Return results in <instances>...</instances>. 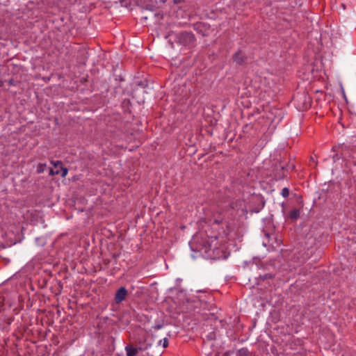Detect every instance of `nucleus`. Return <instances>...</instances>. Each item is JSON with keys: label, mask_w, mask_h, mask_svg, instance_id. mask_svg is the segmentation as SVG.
<instances>
[{"label": "nucleus", "mask_w": 356, "mask_h": 356, "mask_svg": "<svg viewBox=\"0 0 356 356\" xmlns=\"http://www.w3.org/2000/svg\"><path fill=\"white\" fill-rule=\"evenodd\" d=\"M204 253L207 257L210 258H214L216 257L215 252L218 250V238L217 237H210L207 241V244L204 246Z\"/></svg>", "instance_id": "nucleus-1"}, {"label": "nucleus", "mask_w": 356, "mask_h": 356, "mask_svg": "<svg viewBox=\"0 0 356 356\" xmlns=\"http://www.w3.org/2000/svg\"><path fill=\"white\" fill-rule=\"evenodd\" d=\"M178 42L184 46H192L195 42V35L190 32H181L179 34Z\"/></svg>", "instance_id": "nucleus-2"}, {"label": "nucleus", "mask_w": 356, "mask_h": 356, "mask_svg": "<svg viewBox=\"0 0 356 356\" xmlns=\"http://www.w3.org/2000/svg\"><path fill=\"white\" fill-rule=\"evenodd\" d=\"M127 296V290L125 287L122 286L120 287L116 292L115 296V302L117 304L120 303L124 300H125L126 297Z\"/></svg>", "instance_id": "nucleus-3"}, {"label": "nucleus", "mask_w": 356, "mask_h": 356, "mask_svg": "<svg viewBox=\"0 0 356 356\" xmlns=\"http://www.w3.org/2000/svg\"><path fill=\"white\" fill-rule=\"evenodd\" d=\"M225 220V215L222 213H216L213 215V217L210 219V221L213 224H221Z\"/></svg>", "instance_id": "nucleus-4"}, {"label": "nucleus", "mask_w": 356, "mask_h": 356, "mask_svg": "<svg viewBox=\"0 0 356 356\" xmlns=\"http://www.w3.org/2000/svg\"><path fill=\"white\" fill-rule=\"evenodd\" d=\"M234 61L236 62L238 65H242L244 63L245 57L244 54L239 51L236 52L233 56Z\"/></svg>", "instance_id": "nucleus-5"}, {"label": "nucleus", "mask_w": 356, "mask_h": 356, "mask_svg": "<svg viewBox=\"0 0 356 356\" xmlns=\"http://www.w3.org/2000/svg\"><path fill=\"white\" fill-rule=\"evenodd\" d=\"M266 236L269 239L268 241V243H269V245H272L274 247V243H275V245L277 246H279L281 245L282 243V241L281 239L278 238L275 235H272L270 236V234H266Z\"/></svg>", "instance_id": "nucleus-6"}, {"label": "nucleus", "mask_w": 356, "mask_h": 356, "mask_svg": "<svg viewBox=\"0 0 356 356\" xmlns=\"http://www.w3.org/2000/svg\"><path fill=\"white\" fill-rule=\"evenodd\" d=\"M125 350L127 356H136L138 353V350L136 348L129 345L125 347Z\"/></svg>", "instance_id": "nucleus-7"}, {"label": "nucleus", "mask_w": 356, "mask_h": 356, "mask_svg": "<svg viewBox=\"0 0 356 356\" xmlns=\"http://www.w3.org/2000/svg\"><path fill=\"white\" fill-rule=\"evenodd\" d=\"M299 215L300 212L297 209H293L289 213V217L292 220H296L299 217Z\"/></svg>", "instance_id": "nucleus-8"}, {"label": "nucleus", "mask_w": 356, "mask_h": 356, "mask_svg": "<svg viewBox=\"0 0 356 356\" xmlns=\"http://www.w3.org/2000/svg\"><path fill=\"white\" fill-rule=\"evenodd\" d=\"M248 353L247 348H241L237 351L236 356H248Z\"/></svg>", "instance_id": "nucleus-9"}, {"label": "nucleus", "mask_w": 356, "mask_h": 356, "mask_svg": "<svg viewBox=\"0 0 356 356\" xmlns=\"http://www.w3.org/2000/svg\"><path fill=\"white\" fill-rule=\"evenodd\" d=\"M281 195L283 197H287L289 195V189L286 187L283 188L281 191Z\"/></svg>", "instance_id": "nucleus-10"}, {"label": "nucleus", "mask_w": 356, "mask_h": 356, "mask_svg": "<svg viewBox=\"0 0 356 356\" xmlns=\"http://www.w3.org/2000/svg\"><path fill=\"white\" fill-rule=\"evenodd\" d=\"M46 167V164L40 163L37 167L38 173H42L44 172V168Z\"/></svg>", "instance_id": "nucleus-11"}, {"label": "nucleus", "mask_w": 356, "mask_h": 356, "mask_svg": "<svg viewBox=\"0 0 356 356\" xmlns=\"http://www.w3.org/2000/svg\"><path fill=\"white\" fill-rule=\"evenodd\" d=\"M161 342H163V348H167L168 346V340L167 338H164L163 340H161L159 341V343H161Z\"/></svg>", "instance_id": "nucleus-12"}, {"label": "nucleus", "mask_w": 356, "mask_h": 356, "mask_svg": "<svg viewBox=\"0 0 356 356\" xmlns=\"http://www.w3.org/2000/svg\"><path fill=\"white\" fill-rule=\"evenodd\" d=\"M68 170L66 168H62L61 177H65L67 176Z\"/></svg>", "instance_id": "nucleus-13"}, {"label": "nucleus", "mask_w": 356, "mask_h": 356, "mask_svg": "<svg viewBox=\"0 0 356 356\" xmlns=\"http://www.w3.org/2000/svg\"><path fill=\"white\" fill-rule=\"evenodd\" d=\"M162 327H163L162 324H157V325H154V327H153V328L156 330H160Z\"/></svg>", "instance_id": "nucleus-14"}, {"label": "nucleus", "mask_w": 356, "mask_h": 356, "mask_svg": "<svg viewBox=\"0 0 356 356\" xmlns=\"http://www.w3.org/2000/svg\"><path fill=\"white\" fill-rule=\"evenodd\" d=\"M51 163H52L54 166H56H56H58V165H60V164H62V163H61L60 161H56V162H53V161H52V162H51Z\"/></svg>", "instance_id": "nucleus-15"}, {"label": "nucleus", "mask_w": 356, "mask_h": 356, "mask_svg": "<svg viewBox=\"0 0 356 356\" xmlns=\"http://www.w3.org/2000/svg\"><path fill=\"white\" fill-rule=\"evenodd\" d=\"M50 174H51V175H54V171H53V170H52V169H51V170H50Z\"/></svg>", "instance_id": "nucleus-16"}, {"label": "nucleus", "mask_w": 356, "mask_h": 356, "mask_svg": "<svg viewBox=\"0 0 356 356\" xmlns=\"http://www.w3.org/2000/svg\"><path fill=\"white\" fill-rule=\"evenodd\" d=\"M13 79H10V80L9 81V83H10V85H12V84H13Z\"/></svg>", "instance_id": "nucleus-17"}, {"label": "nucleus", "mask_w": 356, "mask_h": 356, "mask_svg": "<svg viewBox=\"0 0 356 356\" xmlns=\"http://www.w3.org/2000/svg\"><path fill=\"white\" fill-rule=\"evenodd\" d=\"M161 1H163V3H165L166 1V0H161Z\"/></svg>", "instance_id": "nucleus-18"}]
</instances>
